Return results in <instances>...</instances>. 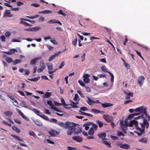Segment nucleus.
Wrapping results in <instances>:
<instances>
[{
  "instance_id": "1",
  "label": "nucleus",
  "mask_w": 150,
  "mask_h": 150,
  "mask_svg": "<svg viewBox=\"0 0 150 150\" xmlns=\"http://www.w3.org/2000/svg\"><path fill=\"white\" fill-rule=\"evenodd\" d=\"M134 111L137 112L129 115L128 116V118L131 119L135 116L140 115L135 117V119L136 120L141 119L143 120V122H140L139 124L138 122L135 120L130 121L129 123H128L127 121L125 120L124 124L123 121H121L120 122V127L123 132L126 133V130L127 129V126L132 127L133 125H134L136 129L140 132H139L137 131H136L135 133L137 134L138 136H140L144 133L145 128L147 129L149 127V124L148 122L150 120V117L149 115L147 114L146 108V107L143 106L139 107L136 108L134 110Z\"/></svg>"
},
{
  "instance_id": "2",
  "label": "nucleus",
  "mask_w": 150,
  "mask_h": 150,
  "mask_svg": "<svg viewBox=\"0 0 150 150\" xmlns=\"http://www.w3.org/2000/svg\"><path fill=\"white\" fill-rule=\"evenodd\" d=\"M66 129H68L67 132V134L68 135H70L75 130V125L73 123L70 122Z\"/></svg>"
},
{
  "instance_id": "3",
  "label": "nucleus",
  "mask_w": 150,
  "mask_h": 150,
  "mask_svg": "<svg viewBox=\"0 0 150 150\" xmlns=\"http://www.w3.org/2000/svg\"><path fill=\"white\" fill-rule=\"evenodd\" d=\"M145 79V78L143 76H140L138 77L137 82L140 87H141L143 85Z\"/></svg>"
},
{
  "instance_id": "4",
  "label": "nucleus",
  "mask_w": 150,
  "mask_h": 150,
  "mask_svg": "<svg viewBox=\"0 0 150 150\" xmlns=\"http://www.w3.org/2000/svg\"><path fill=\"white\" fill-rule=\"evenodd\" d=\"M101 69L102 71L105 72H107L110 74L111 76L110 81L112 83H113L114 81V76L113 75L110 71H108L107 70V69L105 67V66H102L101 67Z\"/></svg>"
},
{
  "instance_id": "5",
  "label": "nucleus",
  "mask_w": 150,
  "mask_h": 150,
  "mask_svg": "<svg viewBox=\"0 0 150 150\" xmlns=\"http://www.w3.org/2000/svg\"><path fill=\"white\" fill-rule=\"evenodd\" d=\"M90 75L87 74H85L83 76V81L86 83H88L90 82V80L89 77Z\"/></svg>"
},
{
  "instance_id": "6",
  "label": "nucleus",
  "mask_w": 150,
  "mask_h": 150,
  "mask_svg": "<svg viewBox=\"0 0 150 150\" xmlns=\"http://www.w3.org/2000/svg\"><path fill=\"white\" fill-rule=\"evenodd\" d=\"M42 59L41 57H39L35 58L34 59L31 60L30 62V64L31 65H35L38 60H40Z\"/></svg>"
},
{
  "instance_id": "7",
  "label": "nucleus",
  "mask_w": 150,
  "mask_h": 150,
  "mask_svg": "<svg viewBox=\"0 0 150 150\" xmlns=\"http://www.w3.org/2000/svg\"><path fill=\"white\" fill-rule=\"evenodd\" d=\"M118 146L121 148L126 149L130 148V145L127 144H122L120 143L118 144Z\"/></svg>"
},
{
  "instance_id": "8",
  "label": "nucleus",
  "mask_w": 150,
  "mask_h": 150,
  "mask_svg": "<svg viewBox=\"0 0 150 150\" xmlns=\"http://www.w3.org/2000/svg\"><path fill=\"white\" fill-rule=\"evenodd\" d=\"M103 117L106 121L108 122H111L112 119V117L109 115H104Z\"/></svg>"
},
{
  "instance_id": "9",
  "label": "nucleus",
  "mask_w": 150,
  "mask_h": 150,
  "mask_svg": "<svg viewBox=\"0 0 150 150\" xmlns=\"http://www.w3.org/2000/svg\"><path fill=\"white\" fill-rule=\"evenodd\" d=\"M124 93L125 96V99H129L131 97H133V93L132 92L124 91Z\"/></svg>"
},
{
  "instance_id": "10",
  "label": "nucleus",
  "mask_w": 150,
  "mask_h": 150,
  "mask_svg": "<svg viewBox=\"0 0 150 150\" xmlns=\"http://www.w3.org/2000/svg\"><path fill=\"white\" fill-rule=\"evenodd\" d=\"M69 122H65V123H63V122H57V124L60 127H64L66 129L67 126H68V124Z\"/></svg>"
},
{
  "instance_id": "11",
  "label": "nucleus",
  "mask_w": 150,
  "mask_h": 150,
  "mask_svg": "<svg viewBox=\"0 0 150 150\" xmlns=\"http://www.w3.org/2000/svg\"><path fill=\"white\" fill-rule=\"evenodd\" d=\"M16 110L17 111V112L20 114V115L22 117L23 119H25L28 121H29V118L27 117H25L23 114L22 112L18 108H16Z\"/></svg>"
},
{
  "instance_id": "12",
  "label": "nucleus",
  "mask_w": 150,
  "mask_h": 150,
  "mask_svg": "<svg viewBox=\"0 0 150 150\" xmlns=\"http://www.w3.org/2000/svg\"><path fill=\"white\" fill-rule=\"evenodd\" d=\"M48 133L52 136L55 137L58 134V132L54 129H52L48 131Z\"/></svg>"
},
{
  "instance_id": "13",
  "label": "nucleus",
  "mask_w": 150,
  "mask_h": 150,
  "mask_svg": "<svg viewBox=\"0 0 150 150\" xmlns=\"http://www.w3.org/2000/svg\"><path fill=\"white\" fill-rule=\"evenodd\" d=\"M13 16V15L11 14L10 11L7 10H6V11L4 12L3 15L4 17H11Z\"/></svg>"
},
{
  "instance_id": "14",
  "label": "nucleus",
  "mask_w": 150,
  "mask_h": 150,
  "mask_svg": "<svg viewBox=\"0 0 150 150\" xmlns=\"http://www.w3.org/2000/svg\"><path fill=\"white\" fill-rule=\"evenodd\" d=\"M15 52H17V50L15 49H11L9 51L7 52H4L7 54L11 55L14 54Z\"/></svg>"
},
{
  "instance_id": "15",
  "label": "nucleus",
  "mask_w": 150,
  "mask_h": 150,
  "mask_svg": "<svg viewBox=\"0 0 150 150\" xmlns=\"http://www.w3.org/2000/svg\"><path fill=\"white\" fill-rule=\"evenodd\" d=\"M86 98L88 99L86 102L89 105H92L94 104L95 103L94 101L91 99L89 97H86Z\"/></svg>"
},
{
  "instance_id": "16",
  "label": "nucleus",
  "mask_w": 150,
  "mask_h": 150,
  "mask_svg": "<svg viewBox=\"0 0 150 150\" xmlns=\"http://www.w3.org/2000/svg\"><path fill=\"white\" fill-rule=\"evenodd\" d=\"M49 23H57L59 24L60 25H62V23L59 21L55 19H52L49 21L48 22Z\"/></svg>"
},
{
  "instance_id": "17",
  "label": "nucleus",
  "mask_w": 150,
  "mask_h": 150,
  "mask_svg": "<svg viewBox=\"0 0 150 150\" xmlns=\"http://www.w3.org/2000/svg\"><path fill=\"white\" fill-rule=\"evenodd\" d=\"M91 122H88L83 124V126L85 127L86 130H87L89 129V126L91 124Z\"/></svg>"
},
{
  "instance_id": "18",
  "label": "nucleus",
  "mask_w": 150,
  "mask_h": 150,
  "mask_svg": "<svg viewBox=\"0 0 150 150\" xmlns=\"http://www.w3.org/2000/svg\"><path fill=\"white\" fill-rule=\"evenodd\" d=\"M73 140L79 142H81L82 140V139L81 137L78 136L73 137Z\"/></svg>"
},
{
  "instance_id": "19",
  "label": "nucleus",
  "mask_w": 150,
  "mask_h": 150,
  "mask_svg": "<svg viewBox=\"0 0 150 150\" xmlns=\"http://www.w3.org/2000/svg\"><path fill=\"white\" fill-rule=\"evenodd\" d=\"M34 122L36 125L40 126H42V122L39 120H33Z\"/></svg>"
},
{
  "instance_id": "20",
  "label": "nucleus",
  "mask_w": 150,
  "mask_h": 150,
  "mask_svg": "<svg viewBox=\"0 0 150 150\" xmlns=\"http://www.w3.org/2000/svg\"><path fill=\"white\" fill-rule=\"evenodd\" d=\"M98 135L100 138H101L103 140L105 139L106 137V134L105 133L98 134Z\"/></svg>"
},
{
  "instance_id": "21",
  "label": "nucleus",
  "mask_w": 150,
  "mask_h": 150,
  "mask_svg": "<svg viewBox=\"0 0 150 150\" xmlns=\"http://www.w3.org/2000/svg\"><path fill=\"white\" fill-rule=\"evenodd\" d=\"M43 142L44 143L47 144L48 143H50L51 144H54V142L51 140H50L48 139H45L43 140Z\"/></svg>"
},
{
  "instance_id": "22",
  "label": "nucleus",
  "mask_w": 150,
  "mask_h": 150,
  "mask_svg": "<svg viewBox=\"0 0 150 150\" xmlns=\"http://www.w3.org/2000/svg\"><path fill=\"white\" fill-rule=\"evenodd\" d=\"M102 106L103 108H106L108 107H111L112 105L108 103H101Z\"/></svg>"
},
{
  "instance_id": "23",
  "label": "nucleus",
  "mask_w": 150,
  "mask_h": 150,
  "mask_svg": "<svg viewBox=\"0 0 150 150\" xmlns=\"http://www.w3.org/2000/svg\"><path fill=\"white\" fill-rule=\"evenodd\" d=\"M4 114L6 116L10 117L12 116L13 113L12 111H7L4 112Z\"/></svg>"
},
{
  "instance_id": "24",
  "label": "nucleus",
  "mask_w": 150,
  "mask_h": 150,
  "mask_svg": "<svg viewBox=\"0 0 150 150\" xmlns=\"http://www.w3.org/2000/svg\"><path fill=\"white\" fill-rule=\"evenodd\" d=\"M52 12L49 10H45L42 11H40L38 13H42L43 14H45L46 13H52Z\"/></svg>"
},
{
  "instance_id": "25",
  "label": "nucleus",
  "mask_w": 150,
  "mask_h": 150,
  "mask_svg": "<svg viewBox=\"0 0 150 150\" xmlns=\"http://www.w3.org/2000/svg\"><path fill=\"white\" fill-rule=\"evenodd\" d=\"M47 69L48 70H52L53 68V64L51 63H47Z\"/></svg>"
},
{
  "instance_id": "26",
  "label": "nucleus",
  "mask_w": 150,
  "mask_h": 150,
  "mask_svg": "<svg viewBox=\"0 0 150 150\" xmlns=\"http://www.w3.org/2000/svg\"><path fill=\"white\" fill-rule=\"evenodd\" d=\"M148 139L146 138H144L139 139L138 141L140 142L146 143Z\"/></svg>"
},
{
  "instance_id": "27",
  "label": "nucleus",
  "mask_w": 150,
  "mask_h": 150,
  "mask_svg": "<svg viewBox=\"0 0 150 150\" xmlns=\"http://www.w3.org/2000/svg\"><path fill=\"white\" fill-rule=\"evenodd\" d=\"M34 112L35 114H36L37 115L39 116L40 117V115H40V111L37 110L36 109L33 108L32 109H31L30 110Z\"/></svg>"
},
{
  "instance_id": "28",
  "label": "nucleus",
  "mask_w": 150,
  "mask_h": 150,
  "mask_svg": "<svg viewBox=\"0 0 150 150\" xmlns=\"http://www.w3.org/2000/svg\"><path fill=\"white\" fill-rule=\"evenodd\" d=\"M79 114L80 115H86L88 116H89L92 117L93 116V115L92 114H88V113L83 112L81 111V110H79Z\"/></svg>"
},
{
  "instance_id": "29",
  "label": "nucleus",
  "mask_w": 150,
  "mask_h": 150,
  "mask_svg": "<svg viewBox=\"0 0 150 150\" xmlns=\"http://www.w3.org/2000/svg\"><path fill=\"white\" fill-rule=\"evenodd\" d=\"M19 105L22 106V107L28 108L29 110H31V108H28L27 107V106L25 105V103L24 102H21V103H20Z\"/></svg>"
},
{
  "instance_id": "30",
  "label": "nucleus",
  "mask_w": 150,
  "mask_h": 150,
  "mask_svg": "<svg viewBox=\"0 0 150 150\" xmlns=\"http://www.w3.org/2000/svg\"><path fill=\"white\" fill-rule=\"evenodd\" d=\"M51 96V93L49 92H46L43 96V97L44 98H48Z\"/></svg>"
},
{
  "instance_id": "31",
  "label": "nucleus",
  "mask_w": 150,
  "mask_h": 150,
  "mask_svg": "<svg viewBox=\"0 0 150 150\" xmlns=\"http://www.w3.org/2000/svg\"><path fill=\"white\" fill-rule=\"evenodd\" d=\"M29 134L30 135L33 136L35 138H36L37 137V136L33 131L30 130L29 131Z\"/></svg>"
},
{
  "instance_id": "32",
  "label": "nucleus",
  "mask_w": 150,
  "mask_h": 150,
  "mask_svg": "<svg viewBox=\"0 0 150 150\" xmlns=\"http://www.w3.org/2000/svg\"><path fill=\"white\" fill-rule=\"evenodd\" d=\"M40 117H41L43 119H44L46 121H50V120L48 118V117L45 115H40Z\"/></svg>"
},
{
  "instance_id": "33",
  "label": "nucleus",
  "mask_w": 150,
  "mask_h": 150,
  "mask_svg": "<svg viewBox=\"0 0 150 150\" xmlns=\"http://www.w3.org/2000/svg\"><path fill=\"white\" fill-rule=\"evenodd\" d=\"M40 67L42 68L43 69H45V63L43 60H42L40 62Z\"/></svg>"
},
{
  "instance_id": "34",
  "label": "nucleus",
  "mask_w": 150,
  "mask_h": 150,
  "mask_svg": "<svg viewBox=\"0 0 150 150\" xmlns=\"http://www.w3.org/2000/svg\"><path fill=\"white\" fill-rule=\"evenodd\" d=\"M94 133V131L93 128H91L88 131V134L90 135H93Z\"/></svg>"
},
{
  "instance_id": "35",
  "label": "nucleus",
  "mask_w": 150,
  "mask_h": 150,
  "mask_svg": "<svg viewBox=\"0 0 150 150\" xmlns=\"http://www.w3.org/2000/svg\"><path fill=\"white\" fill-rule=\"evenodd\" d=\"M12 128L14 130L16 131L18 133H19L20 132V130L17 127L15 126H13L12 127Z\"/></svg>"
},
{
  "instance_id": "36",
  "label": "nucleus",
  "mask_w": 150,
  "mask_h": 150,
  "mask_svg": "<svg viewBox=\"0 0 150 150\" xmlns=\"http://www.w3.org/2000/svg\"><path fill=\"white\" fill-rule=\"evenodd\" d=\"M40 29V27L38 26H35L34 27H32L33 31H36L39 30Z\"/></svg>"
},
{
  "instance_id": "37",
  "label": "nucleus",
  "mask_w": 150,
  "mask_h": 150,
  "mask_svg": "<svg viewBox=\"0 0 150 150\" xmlns=\"http://www.w3.org/2000/svg\"><path fill=\"white\" fill-rule=\"evenodd\" d=\"M96 123L98 125L100 128L102 127L103 125V123L99 120L96 121Z\"/></svg>"
},
{
  "instance_id": "38",
  "label": "nucleus",
  "mask_w": 150,
  "mask_h": 150,
  "mask_svg": "<svg viewBox=\"0 0 150 150\" xmlns=\"http://www.w3.org/2000/svg\"><path fill=\"white\" fill-rule=\"evenodd\" d=\"M73 100L75 101H78L79 100V97L77 94H75Z\"/></svg>"
},
{
  "instance_id": "39",
  "label": "nucleus",
  "mask_w": 150,
  "mask_h": 150,
  "mask_svg": "<svg viewBox=\"0 0 150 150\" xmlns=\"http://www.w3.org/2000/svg\"><path fill=\"white\" fill-rule=\"evenodd\" d=\"M91 111L96 114H98L100 113V111L98 110L95 109H91Z\"/></svg>"
},
{
  "instance_id": "40",
  "label": "nucleus",
  "mask_w": 150,
  "mask_h": 150,
  "mask_svg": "<svg viewBox=\"0 0 150 150\" xmlns=\"http://www.w3.org/2000/svg\"><path fill=\"white\" fill-rule=\"evenodd\" d=\"M47 103L48 104L51 106V108L52 109V107H53L54 106L53 104L52 101L50 100H47Z\"/></svg>"
},
{
  "instance_id": "41",
  "label": "nucleus",
  "mask_w": 150,
  "mask_h": 150,
  "mask_svg": "<svg viewBox=\"0 0 150 150\" xmlns=\"http://www.w3.org/2000/svg\"><path fill=\"white\" fill-rule=\"evenodd\" d=\"M21 62V59H16L13 62V65H16L18 63H20Z\"/></svg>"
},
{
  "instance_id": "42",
  "label": "nucleus",
  "mask_w": 150,
  "mask_h": 150,
  "mask_svg": "<svg viewBox=\"0 0 150 150\" xmlns=\"http://www.w3.org/2000/svg\"><path fill=\"white\" fill-rule=\"evenodd\" d=\"M103 142L105 145H106L108 147H111V146L110 144H109V143L108 142V141L105 140H103Z\"/></svg>"
},
{
  "instance_id": "43",
  "label": "nucleus",
  "mask_w": 150,
  "mask_h": 150,
  "mask_svg": "<svg viewBox=\"0 0 150 150\" xmlns=\"http://www.w3.org/2000/svg\"><path fill=\"white\" fill-rule=\"evenodd\" d=\"M78 82L79 84L82 86L84 87L85 86V84L81 80H79L78 81Z\"/></svg>"
},
{
  "instance_id": "44",
  "label": "nucleus",
  "mask_w": 150,
  "mask_h": 150,
  "mask_svg": "<svg viewBox=\"0 0 150 150\" xmlns=\"http://www.w3.org/2000/svg\"><path fill=\"white\" fill-rule=\"evenodd\" d=\"M11 33L10 32L7 31L5 33V35L7 38H8L11 35Z\"/></svg>"
},
{
  "instance_id": "45",
  "label": "nucleus",
  "mask_w": 150,
  "mask_h": 150,
  "mask_svg": "<svg viewBox=\"0 0 150 150\" xmlns=\"http://www.w3.org/2000/svg\"><path fill=\"white\" fill-rule=\"evenodd\" d=\"M6 60L8 63H10L12 62V59L11 58L8 57L6 58Z\"/></svg>"
},
{
  "instance_id": "46",
  "label": "nucleus",
  "mask_w": 150,
  "mask_h": 150,
  "mask_svg": "<svg viewBox=\"0 0 150 150\" xmlns=\"http://www.w3.org/2000/svg\"><path fill=\"white\" fill-rule=\"evenodd\" d=\"M7 96L10 98L13 101V102H16V103H17V102L16 101V100L13 98V97L9 95H8Z\"/></svg>"
},
{
  "instance_id": "47",
  "label": "nucleus",
  "mask_w": 150,
  "mask_h": 150,
  "mask_svg": "<svg viewBox=\"0 0 150 150\" xmlns=\"http://www.w3.org/2000/svg\"><path fill=\"white\" fill-rule=\"evenodd\" d=\"M81 132V129L80 128H79L78 129L77 131L75 132H74V135L78 134L79 133H80Z\"/></svg>"
},
{
  "instance_id": "48",
  "label": "nucleus",
  "mask_w": 150,
  "mask_h": 150,
  "mask_svg": "<svg viewBox=\"0 0 150 150\" xmlns=\"http://www.w3.org/2000/svg\"><path fill=\"white\" fill-rule=\"evenodd\" d=\"M39 77L38 78H35L33 79H28L32 81H33L35 82H37L38 80V79Z\"/></svg>"
},
{
  "instance_id": "49",
  "label": "nucleus",
  "mask_w": 150,
  "mask_h": 150,
  "mask_svg": "<svg viewBox=\"0 0 150 150\" xmlns=\"http://www.w3.org/2000/svg\"><path fill=\"white\" fill-rule=\"evenodd\" d=\"M57 13L61 15H62L64 16H66V14L63 13L62 12V10H60L59 11H57Z\"/></svg>"
},
{
  "instance_id": "50",
  "label": "nucleus",
  "mask_w": 150,
  "mask_h": 150,
  "mask_svg": "<svg viewBox=\"0 0 150 150\" xmlns=\"http://www.w3.org/2000/svg\"><path fill=\"white\" fill-rule=\"evenodd\" d=\"M0 39L3 42H4L5 41L6 37L4 35H1L0 36Z\"/></svg>"
},
{
  "instance_id": "51",
  "label": "nucleus",
  "mask_w": 150,
  "mask_h": 150,
  "mask_svg": "<svg viewBox=\"0 0 150 150\" xmlns=\"http://www.w3.org/2000/svg\"><path fill=\"white\" fill-rule=\"evenodd\" d=\"M45 45L46 46L48 49L50 50H52L53 49V47L48 45V44H45Z\"/></svg>"
},
{
  "instance_id": "52",
  "label": "nucleus",
  "mask_w": 150,
  "mask_h": 150,
  "mask_svg": "<svg viewBox=\"0 0 150 150\" xmlns=\"http://www.w3.org/2000/svg\"><path fill=\"white\" fill-rule=\"evenodd\" d=\"M10 2L8 1L7 3H5L4 4L5 6L9 7H12V6L9 4Z\"/></svg>"
},
{
  "instance_id": "53",
  "label": "nucleus",
  "mask_w": 150,
  "mask_h": 150,
  "mask_svg": "<svg viewBox=\"0 0 150 150\" xmlns=\"http://www.w3.org/2000/svg\"><path fill=\"white\" fill-rule=\"evenodd\" d=\"M11 42H21V40H19L13 39L11 40Z\"/></svg>"
},
{
  "instance_id": "54",
  "label": "nucleus",
  "mask_w": 150,
  "mask_h": 150,
  "mask_svg": "<svg viewBox=\"0 0 150 150\" xmlns=\"http://www.w3.org/2000/svg\"><path fill=\"white\" fill-rule=\"evenodd\" d=\"M77 92L80 95L81 97H84V94L82 93V92L81 91H78Z\"/></svg>"
},
{
  "instance_id": "55",
  "label": "nucleus",
  "mask_w": 150,
  "mask_h": 150,
  "mask_svg": "<svg viewBox=\"0 0 150 150\" xmlns=\"http://www.w3.org/2000/svg\"><path fill=\"white\" fill-rule=\"evenodd\" d=\"M67 148L68 150H76V148L69 146H67Z\"/></svg>"
},
{
  "instance_id": "56",
  "label": "nucleus",
  "mask_w": 150,
  "mask_h": 150,
  "mask_svg": "<svg viewBox=\"0 0 150 150\" xmlns=\"http://www.w3.org/2000/svg\"><path fill=\"white\" fill-rule=\"evenodd\" d=\"M64 65V62H62L61 64H60L59 66V69H61L63 67Z\"/></svg>"
},
{
  "instance_id": "57",
  "label": "nucleus",
  "mask_w": 150,
  "mask_h": 150,
  "mask_svg": "<svg viewBox=\"0 0 150 150\" xmlns=\"http://www.w3.org/2000/svg\"><path fill=\"white\" fill-rule=\"evenodd\" d=\"M61 100L62 103L63 105H66V104L65 103V101L63 98H61Z\"/></svg>"
},
{
  "instance_id": "58",
  "label": "nucleus",
  "mask_w": 150,
  "mask_h": 150,
  "mask_svg": "<svg viewBox=\"0 0 150 150\" xmlns=\"http://www.w3.org/2000/svg\"><path fill=\"white\" fill-rule=\"evenodd\" d=\"M92 125L93 126V129L94 128V129L95 130H97V128L98 127L95 124H94V123H92Z\"/></svg>"
},
{
  "instance_id": "59",
  "label": "nucleus",
  "mask_w": 150,
  "mask_h": 150,
  "mask_svg": "<svg viewBox=\"0 0 150 150\" xmlns=\"http://www.w3.org/2000/svg\"><path fill=\"white\" fill-rule=\"evenodd\" d=\"M117 136H125V135L122 132H117Z\"/></svg>"
},
{
  "instance_id": "60",
  "label": "nucleus",
  "mask_w": 150,
  "mask_h": 150,
  "mask_svg": "<svg viewBox=\"0 0 150 150\" xmlns=\"http://www.w3.org/2000/svg\"><path fill=\"white\" fill-rule=\"evenodd\" d=\"M85 88L86 91L88 92H90L91 91V89L90 88L88 87L85 86Z\"/></svg>"
},
{
  "instance_id": "61",
  "label": "nucleus",
  "mask_w": 150,
  "mask_h": 150,
  "mask_svg": "<svg viewBox=\"0 0 150 150\" xmlns=\"http://www.w3.org/2000/svg\"><path fill=\"white\" fill-rule=\"evenodd\" d=\"M55 57L54 55H53L50 57L48 61L49 62L51 61Z\"/></svg>"
},
{
  "instance_id": "62",
  "label": "nucleus",
  "mask_w": 150,
  "mask_h": 150,
  "mask_svg": "<svg viewBox=\"0 0 150 150\" xmlns=\"http://www.w3.org/2000/svg\"><path fill=\"white\" fill-rule=\"evenodd\" d=\"M88 110V109L87 108L84 107H81L80 108V110L81 111H85Z\"/></svg>"
},
{
  "instance_id": "63",
  "label": "nucleus",
  "mask_w": 150,
  "mask_h": 150,
  "mask_svg": "<svg viewBox=\"0 0 150 150\" xmlns=\"http://www.w3.org/2000/svg\"><path fill=\"white\" fill-rule=\"evenodd\" d=\"M53 108L52 109H53L54 110L57 111L59 112H60L61 111L60 110L58 109L57 108L55 107L54 106L53 107H52Z\"/></svg>"
},
{
  "instance_id": "64",
  "label": "nucleus",
  "mask_w": 150,
  "mask_h": 150,
  "mask_svg": "<svg viewBox=\"0 0 150 150\" xmlns=\"http://www.w3.org/2000/svg\"><path fill=\"white\" fill-rule=\"evenodd\" d=\"M45 69L42 68L40 67L37 70V71L38 73H40L42 71H43Z\"/></svg>"
}]
</instances>
